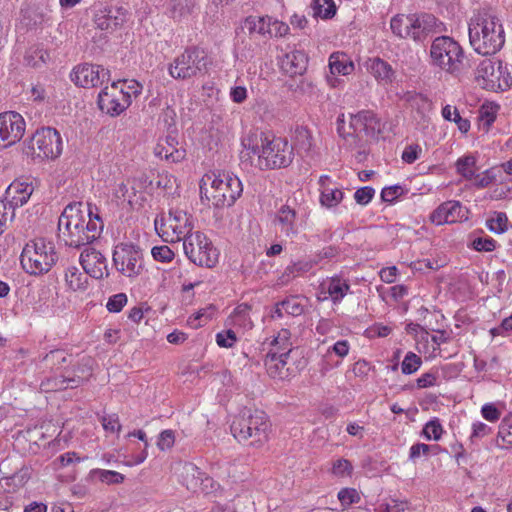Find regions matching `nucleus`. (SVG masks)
<instances>
[{"instance_id":"obj_62","label":"nucleus","mask_w":512,"mask_h":512,"mask_svg":"<svg viewBox=\"0 0 512 512\" xmlns=\"http://www.w3.org/2000/svg\"><path fill=\"white\" fill-rule=\"evenodd\" d=\"M237 341L236 334L233 330L219 332L216 335V342L220 347L231 348Z\"/></svg>"},{"instance_id":"obj_39","label":"nucleus","mask_w":512,"mask_h":512,"mask_svg":"<svg viewBox=\"0 0 512 512\" xmlns=\"http://www.w3.org/2000/svg\"><path fill=\"white\" fill-rule=\"evenodd\" d=\"M456 170L465 179H473L476 173V158L472 155L459 158L456 162Z\"/></svg>"},{"instance_id":"obj_57","label":"nucleus","mask_w":512,"mask_h":512,"mask_svg":"<svg viewBox=\"0 0 512 512\" xmlns=\"http://www.w3.org/2000/svg\"><path fill=\"white\" fill-rule=\"evenodd\" d=\"M151 254L156 261L162 263H169L174 258V252L166 245L153 247Z\"/></svg>"},{"instance_id":"obj_14","label":"nucleus","mask_w":512,"mask_h":512,"mask_svg":"<svg viewBox=\"0 0 512 512\" xmlns=\"http://www.w3.org/2000/svg\"><path fill=\"white\" fill-rule=\"evenodd\" d=\"M299 356L300 354H289V351L280 354L268 352L264 362L266 371L274 379L285 380L293 377L307 364V361Z\"/></svg>"},{"instance_id":"obj_50","label":"nucleus","mask_w":512,"mask_h":512,"mask_svg":"<svg viewBox=\"0 0 512 512\" xmlns=\"http://www.w3.org/2000/svg\"><path fill=\"white\" fill-rule=\"evenodd\" d=\"M67 359L68 356L63 350H52L43 357L46 366L55 370H60Z\"/></svg>"},{"instance_id":"obj_35","label":"nucleus","mask_w":512,"mask_h":512,"mask_svg":"<svg viewBox=\"0 0 512 512\" xmlns=\"http://www.w3.org/2000/svg\"><path fill=\"white\" fill-rule=\"evenodd\" d=\"M289 351V354H299L298 349L293 347L291 342V332L288 329H281L277 336L271 342L270 353L280 354Z\"/></svg>"},{"instance_id":"obj_10","label":"nucleus","mask_w":512,"mask_h":512,"mask_svg":"<svg viewBox=\"0 0 512 512\" xmlns=\"http://www.w3.org/2000/svg\"><path fill=\"white\" fill-rule=\"evenodd\" d=\"M154 224L157 233L165 242H184L185 238L194 233L191 216L178 209H171L168 216L160 220L156 218Z\"/></svg>"},{"instance_id":"obj_28","label":"nucleus","mask_w":512,"mask_h":512,"mask_svg":"<svg viewBox=\"0 0 512 512\" xmlns=\"http://www.w3.org/2000/svg\"><path fill=\"white\" fill-rule=\"evenodd\" d=\"M94 363V359L89 356L80 359L77 366L73 368V376L68 374V385L71 389L79 387L92 376Z\"/></svg>"},{"instance_id":"obj_22","label":"nucleus","mask_w":512,"mask_h":512,"mask_svg":"<svg viewBox=\"0 0 512 512\" xmlns=\"http://www.w3.org/2000/svg\"><path fill=\"white\" fill-rule=\"evenodd\" d=\"M410 39L424 42L426 38L436 32L437 18L429 13L410 14Z\"/></svg>"},{"instance_id":"obj_3","label":"nucleus","mask_w":512,"mask_h":512,"mask_svg":"<svg viewBox=\"0 0 512 512\" xmlns=\"http://www.w3.org/2000/svg\"><path fill=\"white\" fill-rule=\"evenodd\" d=\"M337 132L343 139L344 145L350 150L365 148L370 139L377 138L381 132V122L371 110H362L350 116L346 127L342 117L337 119Z\"/></svg>"},{"instance_id":"obj_4","label":"nucleus","mask_w":512,"mask_h":512,"mask_svg":"<svg viewBox=\"0 0 512 512\" xmlns=\"http://www.w3.org/2000/svg\"><path fill=\"white\" fill-rule=\"evenodd\" d=\"M243 186L240 179L228 172L206 174L200 183L201 199L208 200L217 208L230 207L241 196Z\"/></svg>"},{"instance_id":"obj_34","label":"nucleus","mask_w":512,"mask_h":512,"mask_svg":"<svg viewBox=\"0 0 512 512\" xmlns=\"http://www.w3.org/2000/svg\"><path fill=\"white\" fill-rule=\"evenodd\" d=\"M66 286L72 291H84L88 286L86 272H81L77 267H68L65 271Z\"/></svg>"},{"instance_id":"obj_41","label":"nucleus","mask_w":512,"mask_h":512,"mask_svg":"<svg viewBox=\"0 0 512 512\" xmlns=\"http://www.w3.org/2000/svg\"><path fill=\"white\" fill-rule=\"evenodd\" d=\"M498 106L483 105L479 111L478 126L483 132H488L491 125L496 120Z\"/></svg>"},{"instance_id":"obj_31","label":"nucleus","mask_w":512,"mask_h":512,"mask_svg":"<svg viewBox=\"0 0 512 512\" xmlns=\"http://www.w3.org/2000/svg\"><path fill=\"white\" fill-rule=\"evenodd\" d=\"M316 264L317 261L311 258H304L293 262L285 268L283 274L279 278V281L281 284H286L291 279L309 272Z\"/></svg>"},{"instance_id":"obj_45","label":"nucleus","mask_w":512,"mask_h":512,"mask_svg":"<svg viewBox=\"0 0 512 512\" xmlns=\"http://www.w3.org/2000/svg\"><path fill=\"white\" fill-rule=\"evenodd\" d=\"M90 475L93 479H98L106 484H120L124 481L123 474L112 470L94 469Z\"/></svg>"},{"instance_id":"obj_12","label":"nucleus","mask_w":512,"mask_h":512,"mask_svg":"<svg viewBox=\"0 0 512 512\" xmlns=\"http://www.w3.org/2000/svg\"><path fill=\"white\" fill-rule=\"evenodd\" d=\"M183 249L187 258L197 266L212 268L218 262V250L210 239L200 231L185 238Z\"/></svg>"},{"instance_id":"obj_63","label":"nucleus","mask_w":512,"mask_h":512,"mask_svg":"<svg viewBox=\"0 0 512 512\" xmlns=\"http://www.w3.org/2000/svg\"><path fill=\"white\" fill-rule=\"evenodd\" d=\"M404 193V188L401 185H393L385 187L381 191V198L385 202H394L398 197Z\"/></svg>"},{"instance_id":"obj_24","label":"nucleus","mask_w":512,"mask_h":512,"mask_svg":"<svg viewBox=\"0 0 512 512\" xmlns=\"http://www.w3.org/2000/svg\"><path fill=\"white\" fill-rule=\"evenodd\" d=\"M182 484L191 492L205 491L208 483H212V479L205 475L193 463H185L181 472Z\"/></svg>"},{"instance_id":"obj_9","label":"nucleus","mask_w":512,"mask_h":512,"mask_svg":"<svg viewBox=\"0 0 512 512\" xmlns=\"http://www.w3.org/2000/svg\"><path fill=\"white\" fill-rule=\"evenodd\" d=\"M261 153L259 154L258 165L260 169H276L287 167L293 160V147L288 141L273 137L268 139L263 133L260 134Z\"/></svg>"},{"instance_id":"obj_19","label":"nucleus","mask_w":512,"mask_h":512,"mask_svg":"<svg viewBox=\"0 0 512 512\" xmlns=\"http://www.w3.org/2000/svg\"><path fill=\"white\" fill-rule=\"evenodd\" d=\"M468 219V210L459 201L450 200L439 205L430 220L436 225L452 224Z\"/></svg>"},{"instance_id":"obj_29","label":"nucleus","mask_w":512,"mask_h":512,"mask_svg":"<svg viewBox=\"0 0 512 512\" xmlns=\"http://www.w3.org/2000/svg\"><path fill=\"white\" fill-rule=\"evenodd\" d=\"M307 63L308 57L305 52L294 50L285 55L282 67L290 75H302L307 68Z\"/></svg>"},{"instance_id":"obj_42","label":"nucleus","mask_w":512,"mask_h":512,"mask_svg":"<svg viewBox=\"0 0 512 512\" xmlns=\"http://www.w3.org/2000/svg\"><path fill=\"white\" fill-rule=\"evenodd\" d=\"M304 301L305 298H300L298 296H290L281 301V306L286 314L296 317L304 313Z\"/></svg>"},{"instance_id":"obj_16","label":"nucleus","mask_w":512,"mask_h":512,"mask_svg":"<svg viewBox=\"0 0 512 512\" xmlns=\"http://www.w3.org/2000/svg\"><path fill=\"white\" fill-rule=\"evenodd\" d=\"M476 78L482 79L486 87L506 90L512 85V75L507 71V66L501 61L496 63L491 59L482 60L476 69Z\"/></svg>"},{"instance_id":"obj_51","label":"nucleus","mask_w":512,"mask_h":512,"mask_svg":"<svg viewBox=\"0 0 512 512\" xmlns=\"http://www.w3.org/2000/svg\"><path fill=\"white\" fill-rule=\"evenodd\" d=\"M422 359L413 352H408L401 364V371L405 375L415 373L421 366Z\"/></svg>"},{"instance_id":"obj_56","label":"nucleus","mask_w":512,"mask_h":512,"mask_svg":"<svg viewBox=\"0 0 512 512\" xmlns=\"http://www.w3.org/2000/svg\"><path fill=\"white\" fill-rule=\"evenodd\" d=\"M408 508V502L405 500L390 499L381 503L378 507L379 512H404Z\"/></svg>"},{"instance_id":"obj_7","label":"nucleus","mask_w":512,"mask_h":512,"mask_svg":"<svg viewBox=\"0 0 512 512\" xmlns=\"http://www.w3.org/2000/svg\"><path fill=\"white\" fill-rule=\"evenodd\" d=\"M57 261L58 253L54 243L44 238L27 242L20 256L23 270L33 276L48 273Z\"/></svg>"},{"instance_id":"obj_30","label":"nucleus","mask_w":512,"mask_h":512,"mask_svg":"<svg viewBox=\"0 0 512 512\" xmlns=\"http://www.w3.org/2000/svg\"><path fill=\"white\" fill-rule=\"evenodd\" d=\"M323 294H327L334 304L339 303L350 291V285L340 278H331L321 284Z\"/></svg>"},{"instance_id":"obj_1","label":"nucleus","mask_w":512,"mask_h":512,"mask_svg":"<svg viewBox=\"0 0 512 512\" xmlns=\"http://www.w3.org/2000/svg\"><path fill=\"white\" fill-rule=\"evenodd\" d=\"M86 211L82 202L68 204L58 220V238L71 248H80L98 239L103 231V221L97 213H93L88 204Z\"/></svg>"},{"instance_id":"obj_6","label":"nucleus","mask_w":512,"mask_h":512,"mask_svg":"<svg viewBox=\"0 0 512 512\" xmlns=\"http://www.w3.org/2000/svg\"><path fill=\"white\" fill-rule=\"evenodd\" d=\"M430 63L447 74L459 76L466 69L467 59L456 40L449 36H439L430 46Z\"/></svg>"},{"instance_id":"obj_26","label":"nucleus","mask_w":512,"mask_h":512,"mask_svg":"<svg viewBox=\"0 0 512 512\" xmlns=\"http://www.w3.org/2000/svg\"><path fill=\"white\" fill-rule=\"evenodd\" d=\"M178 141L175 137L167 136L164 141H160L155 149L154 153L159 158L172 163H179L184 160L186 151L183 148H177Z\"/></svg>"},{"instance_id":"obj_11","label":"nucleus","mask_w":512,"mask_h":512,"mask_svg":"<svg viewBox=\"0 0 512 512\" xmlns=\"http://www.w3.org/2000/svg\"><path fill=\"white\" fill-rule=\"evenodd\" d=\"M62 152L59 132L51 127L37 130L25 147V153L33 159H55Z\"/></svg>"},{"instance_id":"obj_5","label":"nucleus","mask_w":512,"mask_h":512,"mask_svg":"<svg viewBox=\"0 0 512 512\" xmlns=\"http://www.w3.org/2000/svg\"><path fill=\"white\" fill-rule=\"evenodd\" d=\"M270 426L265 412L244 410L235 417L230 429L238 442L261 447L268 441Z\"/></svg>"},{"instance_id":"obj_60","label":"nucleus","mask_w":512,"mask_h":512,"mask_svg":"<svg viewBox=\"0 0 512 512\" xmlns=\"http://www.w3.org/2000/svg\"><path fill=\"white\" fill-rule=\"evenodd\" d=\"M352 470L351 462L343 458L336 460L332 466V473L338 477L349 476Z\"/></svg>"},{"instance_id":"obj_36","label":"nucleus","mask_w":512,"mask_h":512,"mask_svg":"<svg viewBox=\"0 0 512 512\" xmlns=\"http://www.w3.org/2000/svg\"><path fill=\"white\" fill-rule=\"evenodd\" d=\"M311 9L315 18L322 19H331L337 11L334 0H312Z\"/></svg>"},{"instance_id":"obj_59","label":"nucleus","mask_w":512,"mask_h":512,"mask_svg":"<svg viewBox=\"0 0 512 512\" xmlns=\"http://www.w3.org/2000/svg\"><path fill=\"white\" fill-rule=\"evenodd\" d=\"M15 216L12 207H8L4 201H0V235L4 233L9 221Z\"/></svg>"},{"instance_id":"obj_27","label":"nucleus","mask_w":512,"mask_h":512,"mask_svg":"<svg viewBox=\"0 0 512 512\" xmlns=\"http://www.w3.org/2000/svg\"><path fill=\"white\" fill-rule=\"evenodd\" d=\"M296 219V210L288 204L282 205L277 211L276 220L281 227V232L287 237H293L298 233Z\"/></svg>"},{"instance_id":"obj_54","label":"nucleus","mask_w":512,"mask_h":512,"mask_svg":"<svg viewBox=\"0 0 512 512\" xmlns=\"http://www.w3.org/2000/svg\"><path fill=\"white\" fill-rule=\"evenodd\" d=\"M259 142H260V135H258V133H256V132H249L241 140L242 146L247 151H250L254 155H258V156L261 153Z\"/></svg>"},{"instance_id":"obj_37","label":"nucleus","mask_w":512,"mask_h":512,"mask_svg":"<svg viewBox=\"0 0 512 512\" xmlns=\"http://www.w3.org/2000/svg\"><path fill=\"white\" fill-rule=\"evenodd\" d=\"M243 28L247 29L251 35L258 34L266 36L270 29L269 17L249 16L245 19Z\"/></svg>"},{"instance_id":"obj_43","label":"nucleus","mask_w":512,"mask_h":512,"mask_svg":"<svg viewBox=\"0 0 512 512\" xmlns=\"http://www.w3.org/2000/svg\"><path fill=\"white\" fill-rule=\"evenodd\" d=\"M404 100L410 105L411 108L419 112H425L430 109L431 102L428 97L422 93L407 92L404 95Z\"/></svg>"},{"instance_id":"obj_48","label":"nucleus","mask_w":512,"mask_h":512,"mask_svg":"<svg viewBox=\"0 0 512 512\" xmlns=\"http://www.w3.org/2000/svg\"><path fill=\"white\" fill-rule=\"evenodd\" d=\"M294 143L298 149L309 152L313 146L311 132L306 127L296 128Z\"/></svg>"},{"instance_id":"obj_58","label":"nucleus","mask_w":512,"mask_h":512,"mask_svg":"<svg viewBox=\"0 0 512 512\" xmlns=\"http://www.w3.org/2000/svg\"><path fill=\"white\" fill-rule=\"evenodd\" d=\"M126 303H127L126 294L118 293V294L111 296L108 299L106 307L109 312L118 313L123 309V307L126 305Z\"/></svg>"},{"instance_id":"obj_55","label":"nucleus","mask_w":512,"mask_h":512,"mask_svg":"<svg viewBox=\"0 0 512 512\" xmlns=\"http://www.w3.org/2000/svg\"><path fill=\"white\" fill-rule=\"evenodd\" d=\"M439 373L437 370H430L422 374L417 380V388H429L438 385Z\"/></svg>"},{"instance_id":"obj_33","label":"nucleus","mask_w":512,"mask_h":512,"mask_svg":"<svg viewBox=\"0 0 512 512\" xmlns=\"http://www.w3.org/2000/svg\"><path fill=\"white\" fill-rule=\"evenodd\" d=\"M170 17L180 20L190 15L195 7V0H164Z\"/></svg>"},{"instance_id":"obj_61","label":"nucleus","mask_w":512,"mask_h":512,"mask_svg":"<svg viewBox=\"0 0 512 512\" xmlns=\"http://www.w3.org/2000/svg\"><path fill=\"white\" fill-rule=\"evenodd\" d=\"M375 190L370 186L361 187L354 193V199L359 205H367L374 197Z\"/></svg>"},{"instance_id":"obj_15","label":"nucleus","mask_w":512,"mask_h":512,"mask_svg":"<svg viewBox=\"0 0 512 512\" xmlns=\"http://www.w3.org/2000/svg\"><path fill=\"white\" fill-rule=\"evenodd\" d=\"M113 263L124 276H138L144 267L142 251L136 245L121 243L114 250Z\"/></svg>"},{"instance_id":"obj_32","label":"nucleus","mask_w":512,"mask_h":512,"mask_svg":"<svg viewBox=\"0 0 512 512\" xmlns=\"http://www.w3.org/2000/svg\"><path fill=\"white\" fill-rule=\"evenodd\" d=\"M367 69L379 82L390 83L394 78L391 65L379 57L369 59Z\"/></svg>"},{"instance_id":"obj_53","label":"nucleus","mask_w":512,"mask_h":512,"mask_svg":"<svg viewBox=\"0 0 512 512\" xmlns=\"http://www.w3.org/2000/svg\"><path fill=\"white\" fill-rule=\"evenodd\" d=\"M443 433L442 425L438 419L430 420L423 428V435L428 440H439Z\"/></svg>"},{"instance_id":"obj_13","label":"nucleus","mask_w":512,"mask_h":512,"mask_svg":"<svg viewBox=\"0 0 512 512\" xmlns=\"http://www.w3.org/2000/svg\"><path fill=\"white\" fill-rule=\"evenodd\" d=\"M207 69V55L198 47L187 48L169 65L168 72L174 79L185 80L202 74Z\"/></svg>"},{"instance_id":"obj_8","label":"nucleus","mask_w":512,"mask_h":512,"mask_svg":"<svg viewBox=\"0 0 512 512\" xmlns=\"http://www.w3.org/2000/svg\"><path fill=\"white\" fill-rule=\"evenodd\" d=\"M138 93L137 83L128 85L125 80L113 81L99 92L97 104L102 112L118 116L130 106L132 94Z\"/></svg>"},{"instance_id":"obj_52","label":"nucleus","mask_w":512,"mask_h":512,"mask_svg":"<svg viewBox=\"0 0 512 512\" xmlns=\"http://www.w3.org/2000/svg\"><path fill=\"white\" fill-rule=\"evenodd\" d=\"M338 499L341 505L345 508L352 504L360 502L361 497L358 491L354 488H343L338 492Z\"/></svg>"},{"instance_id":"obj_44","label":"nucleus","mask_w":512,"mask_h":512,"mask_svg":"<svg viewBox=\"0 0 512 512\" xmlns=\"http://www.w3.org/2000/svg\"><path fill=\"white\" fill-rule=\"evenodd\" d=\"M343 192L338 188L324 187L321 191L320 202L323 206L332 208L343 199Z\"/></svg>"},{"instance_id":"obj_46","label":"nucleus","mask_w":512,"mask_h":512,"mask_svg":"<svg viewBox=\"0 0 512 512\" xmlns=\"http://www.w3.org/2000/svg\"><path fill=\"white\" fill-rule=\"evenodd\" d=\"M48 53L38 47L29 48L24 56V62L27 66L38 68L46 62Z\"/></svg>"},{"instance_id":"obj_47","label":"nucleus","mask_w":512,"mask_h":512,"mask_svg":"<svg viewBox=\"0 0 512 512\" xmlns=\"http://www.w3.org/2000/svg\"><path fill=\"white\" fill-rule=\"evenodd\" d=\"M487 228L496 234H501L508 229V217L504 212H495L494 215L487 219Z\"/></svg>"},{"instance_id":"obj_23","label":"nucleus","mask_w":512,"mask_h":512,"mask_svg":"<svg viewBox=\"0 0 512 512\" xmlns=\"http://www.w3.org/2000/svg\"><path fill=\"white\" fill-rule=\"evenodd\" d=\"M328 66L330 74L326 77L331 87H336L339 80L336 75L347 76L354 72L355 65L350 56L345 52L336 51L329 56Z\"/></svg>"},{"instance_id":"obj_2","label":"nucleus","mask_w":512,"mask_h":512,"mask_svg":"<svg viewBox=\"0 0 512 512\" xmlns=\"http://www.w3.org/2000/svg\"><path fill=\"white\" fill-rule=\"evenodd\" d=\"M469 41L483 56L496 54L505 43V32L498 12L491 7L478 9L469 21Z\"/></svg>"},{"instance_id":"obj_17","label":"nucleus","mask_w":512,"mask_h":512,"mask_svg":"<svg viewBox=\"0 0 512 512\" xmlns=\"http://www.w3.org/2000/svg\"><path fill=\"white\" fill-rule=\"evenodd\" d=\"M110 71L101 65L84 63L76 66L71 74L72 81L83 88L102 86L110 81Z\"/></svg>"},{"instance_id":"obj_64","label":"nucleus","mask_w":512,"mask_h":512,"mask_svg":"<svg viewBox=\"0 0 512 512\" xmlns=\"http://www.w3.org/2000/svg\"><path fill=\"white\" fill-rule=\"evenodd\" d=\"M472 247L476 251L491 252L496 248V241L490 237H478L473 240Z\"/></svg>"},{"instance_id":"obj_20","label":"nucleus","mask_w":512,"mask_h":512,"mask_svg":"<svg viewBox=\"0 0 512 512\" xmlns=\"http://www.w3.org/2000/svg\"><path fill=\"white\" fill-rule=\"evenodd\" d=\"M127 19V10L118 6H104L94 13V23L97 28L113 31L122 26Z\"/></svg>"},{"instance_id":"obj_38","label":"nucleus","mask_w":512,"mask_h":512,"mask_svg":"<svg viewBox=\"0 0 512 512\" xmlns=\"http://www.w3.org/2000/svg\"><path fill=\"white\" fill-rule=\"evenodd\" d=\"M410 14H398L392 17L390 21V28L394 35L407 39L410 37Z\"/></svg>"},{"instance_id":"obj_18","label":"nucleus","mask_w":512,"mask_h":512,"mask_svg":"<svg viewBox=\"0 0 512 512\" xmlns=\"http://www.w3.org/2000/svg\"><path fill=\"white\" fill-rule=\"evenodd\" d=\"M24 118L17 112L0 113V149L11 146L23 137L25 132Z\"/></svg>"},{"instance_id":"obj_40","label":"nucleus","mask_w":512,"mask_h":512,"mask_svg":"<svg viewBox=\"0 0 512 512\" xmlns=\"http://www.w3.org/2000/svg\"><path fill=\"white\" fill-rule=\"evenodd\" d=\"M250 310L251 307L246 303L238 305L231 315L233 324L239 325L245 329H251L253 327V323L249 316Z\"/></svg>"},{"instance_id":"obj_25","label":"nucleus","mask_w":512,"mask_h":512,"mask_svg":"<svg viewBox=\"0 0 512 512\" xmlns=\"http://www.w3.org/2000/svg\"><path fill=\"white\" fill-rule=\"evenodd\" d=\"M33 192L32 184L23 182H13L8 186L3 200L8 207H12L15 212L16 207L23 206L29 200Z\"/></svg>"},{"instance_id":"obj_49","label":"nucleus","mask_w":512,"mask_h":512,"mask_svg":"<svg viewBox=\"0 0 512 512\" xmlns=\"http://www.w3.org/2000/svg\"><path fill=\"white\" fill-rule=\"evenodd\" d=\"M69 375H61L60 377L47 378L41 382V389L45 392L58 391L70 388L68 385Z\"/></svg>"},{"instance_id":"obj_21","label":"nucleus","mask_w":512,"mask_h":512,"mask_svg":"<svg viewBox=\"0 0 512 512\" xmlns=\"http://www.w3.org/2000/svg\"><path fill=\"white\" fill-rule=\"evenodd\" d=\"M79 260L83 270L92 278L102 279L108 276L106 258L94 248L85 249Z\"/></svg>"}]
</instances>
